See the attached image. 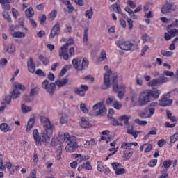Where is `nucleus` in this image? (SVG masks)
I'll use <instances>...</instances> for the list:
<instances>
[{"mask_svg":"<svg viewBox=\"0 0 178 178\" xmlns=\"http://www.w3.org/2000/svg\"><path fill=\"white\" fill-rule=\"evenodd\" d=\"M67 143V144L65 146L66 152H74V151L79 148V145L77 144V138L75 136H71L70 140Z\"/></svg>","mask_w":178,"mask_h":178,"instance_id":"7","label":"nucleus"},{"mask_svg":"<svg viewBox=\"0 0 178 178\" xmlns=\"http://www.w3.org/2000/svg\"><path fill=\"white\" fill-rule=\"evenodd\" d=\"M161 55L165 56L166 58H172L173 56V51L161 50Z\"/></svg>","mask_w":178,"mask_h":178,"instance_id":"42","label":"nucleus"},{"mask_svg":"<svg viewBox=\"0 0 178 178\" xmlns=\"http://www.w3.org/2000/svg\"><path fill=\"white\" fill-rule=\"evenodd\" d=\"M27 67L29 73H35V64L34 63V60L33 58L30 57L27 61Z\"/></svg>","mask_w":178,"mask_h":178,"instance_id":"24","label":"nucleus"},{"mask_svg":"<svg viewBox=\"0 0 178 178\" xmlns=\"http://www.w3.org/2000/svg\"><path fill=\"white\" fill-rule=\"evenodd\" d=\"M104 70L106 72L104 75V86H102V90H106L111 87V77L112 78V83H113V75L116 73L112 74V71L109 69L108 65H105Z\"/></svg>","mask_w":178,"mask_h":178,"instance_id":"5","label":"nucleus"},{"mask_svg":"<svg viewBox=\"0 0 178 178\" xmlns=\"http://www.w3.org/2000/svg\"><path fill=\"white\" fill-rule=\"evenodd\" d=\"M12 2V0H0V3L2 5L3 9L5 10L3 12V17L7 22H9V23L12 22V18L10 17V15H9V13H8V10L10 9V5H9Z\"/></svg>","mask_w":178,"mask_h":178,"instance_id":"6","label":"nucleus"},{"mask_svg":"<svg viewBox=\"0 0 178 178\" xmlns=\"http://www.w3.org/2000/svg\"><path fill=\"white\" fill-rule=\"evenodd\" d=\"M6 51H7L8 54H15L16 52V46L13 43H10L6 48Z\"/></svg>","mask_w":178,"mask_h":178,"instance_id":"32","label":"nucleus"},{"mask_svg":"<svg viewBox=\"0 0 178 178\" xmlns=\"http://www.w3.org/2000/svg\"><path fill=\"white\" fill-rule=\"evenodd\" d=\"M163 165L165 169H169V168H170V166H172V161H170V160L164 161L163 163Z\"/></svg>","mask_w":178,"mask_h":178,"instance_id":"51","label":"nucleus"},{"mask_svg":"<svg viewBox=\"0 0 178 178\" xmlns=\"http://www.w3.org/2000/svg\"><path fill=\"white\" fill-rule=\"evenodd\" d=\"M67 122V115L65 113L60 114V124H65Z\"/></svg>","mask_w":178,"mask_h":178,"instance_id":"43","label":"nucleus"},{"mask_svg":"<svg viewBox=\"0 0 178 178\" xmlns=\"http://www.w3.org/2000/svg\"><path fill=\"white\" fill-rule=\"evenodd\" d=\"M74 156L75 158H77V161L78 162H84L83 158V155H81V154H74Z\"/></svg>","mask_w":178,"mask_h":178,"instance_id":"55","label":"nucleus"},{"mask_svg":"<svg viewBox=\"0 0 178 178\" xmlns=\"http://www.w3.org/2000/svg\"><path fill=\"white\" fill-rule=\"evenodd\" d=\"M20 97V92L17 89H13V92H11V98L13 99H16V98H19Z\"/></svg>","mask_w":178,"mask_h":178,"instance_id":"41","label":"nucleus"},{"mask_svg":"<svg viewBox=\"0 0 178 178\" xmlns=\"http://www.w3.org/2000/svg\"><path fill=\"white\" fill-rule=\"evenodd\" d=\"M111 9H113V10H115V9H116L118 13L120 14L122 13V9L120 8V5L118 4V3H115L113 5H111Z\"/></svg>","mask_w":178,"mask_h":178,"instance_id":"44","label":"nucleus"},{"mask_svg":"<svg viewBox=\"0 0 178 178\" xmlns=\"http://www.w3.org/2000/svg\"><path fill=\"white\" fill-rule=\"evenodd\" d=\"M11 37L13 38H26V33L22 31L13 32Z\"/></svg>","mask_w":178,"mask_h":178,"instance_id":"30","label":"nucleus"},{"mask_svg":"<svg viewBox=\"0 0 178 178\" xmlns=\"http://www.w3.org/2000/svg\"><path fill=\"white\" fill-rule=\"evenodd\" d=\"M21 111H22V113H29V112H31V111H33V108L30 106L22 104L21 105Z\"/></svg>","mask_w":178,"mask_h":178,"instance_id":"33","label":"nucleus"},{"mask_svg":"<svg viewBox=\"0 0 178 178\" xmlns=\"http://www.w3.org/2000/svg\"><path fill=\"white\" fill-rule=\"evenodd\" d=\"M135 123L139 124V126H145L147 124L146 120H140V119L137 118L134 120Z\"/></svg>","mask_w":178,"mask_h":178,"instance_id":"52","label":"nucleus"},{"mask_svg":"<svg viewBox=\"0 0 178 178\" xmlns=\"http://www.w3.org/2000/svg\"><path fill=\"white\" fill-rule=\"evenodd\" d=\"M81 168L86 170H91V169H92V166H91V164L89 163V161L83 163L81 165Z\"/></svg>","mask_w":178,"mask_h":178,"instance_id":"46","label":"nucleus"},{"mask_svg":"<svg viewBox=\"0 0 178 178\" xmlns=\"http://www.w3.org/2000/svg\"><path fill=\"white\" fill-rule=\"evenodd\" d=\"M176 141H178V132L170 138V144H175Z\"/></svg>","mask_w":178,"mask_h":178,"instance_id":"45","label":"nucleus"},{"mask_svg":"<svg viewBox=\"0 0 178 178\" xmlns=\"http://www.w3.org/2000/svg\"><path fill=\"white\" fill-rule=\"evenodd\" d=\"M127 4L128 5V6H129L131 9H134V8H136V3L131 1V0H128L127 1Z\"/></svg>","mask_w":178,"mask_h":178,"instance_id":"61","label":"nucleus"},{"mask_svg":"<svg viewBox=\"0 0 178 178\" xmlns=\"http://www.w3.org/2000/svg\"><path fill=\"white\" fill-rule=\"evenodd\" d=\"M113 115H115V110L112 108L109 109L107 116L109 119L112 120L113 124L114 126H123V124L122 122H118V120L112 117L113 116Z\"/></svg>","mask_w":178,"mask_h":178,"instance_id":"22","label":"nucleus"},{"mask_svg":"<svg viewBox=\"0 0 178 178\" xmlns=\"http://www.w3.org/2000/svg\"><path fill=\"white\" fill-rule=\"evenodd\" d=\"M59 34H60V24L57 22L52 26L49 38L52 40L53 38H55V37L59 35Z\"/></svg>","mask_w":178,"mask_h":178,"instance_id":"15","label":"nucleus"},{"mask_svg":"<svg viewBox=\"0 0 178 178\" xmlns=\"http://www.w3.org/2000/svg\"><path fill=\"white\" fill-rule=\"evenodd\" d=\"M154 113H155V108L152 107H147L143 112L139 114V116L145 119L147 118H151Z\"/></svg>","mask_w":178,"mask_h":178,"instance_id":"17","label":"nucleus"},{"mask_svg":"<svg viewBox=\"0 0 178 178\" xmlns=\"http://www.w3.org/2000/svg\"><path fill=\"white\" fill-rule=\"evenodd\" d=\"M130 116L129 115H121L120 117H118V120H120V122H124L125 124H129V120L130 119Z\"/></svg>","mask_w":178,"mask_h":178,"instance_id":"39","label":"nucleus"},{"mask_svg":"<svg viewBox=\"0 0 178 178\" xmlns=\"http://www.w3.org/2000/svg\"><path fill=\"white\" fill-rule=\"evenodd\" d=\"M176 9H177V6L175 3H165L161 8V13L165 15V13L175 12Z\"/></svg>","mask_w":178,"mask_h":178,"instance_id":"11","label":"nucleus"},{"mask_svg":"<svg viewBox=\"0 0 178 178\" xmlns=\"http://www.w3.org/2000/svg\"><path fill=\"white\" fill-rule=\"evenodd\" d=\"M131 101L133 104L138 102V95L137 92H132L130 95Z\"/></svg>","mask_w":178,"mask_h":178,"instance_id":"35","label":"nucleus"},{"mask_svg":"<svg viewBox=\"0 0 178 178\" xmlns=\"http://www.w3.org/2000/svg\"><path fill=\"white\" fill-rule=\"evenodd\" d=\"M156 163H158L157 159H152L149 161L148 166H149V168H155V166H156Z\"/></svg>","mask_w":178,"mask_h":178,"instance_id":"50","label":"nucleus"},{"mask_svg":"<svg viewBox=\"0 0 178 178\" xmlns=\"http://www.w3.org/2000/svg\"><path fill=\"white\" fill-rule=\"evenodd\" d=\"M172 27H177L172 29ZM178 19L177 18L174 19V22L166 26L167 33H165L164 38L166 41H169L171 38L178 35Z\"/></svg>","mask_w":178,"mask_h":178,"instance_id":"3","label":"nucleus"},{"mask_svg":"<svg viewBox=\"0 0 178 178\" xmlns=\"http://www.w3.org/2000/svg\"><path fill=\"white\" fill-rule=\"evenodd\" d=\"M14 87H15L14 89H16V90H17V88L19 90H25V88H26L24 85L20 84L19 83H15V85H14Z\"/></svg>","mask_w":178,"mask_h":178,"instance_id":"54","label":"nucleus"},{"mask_svg":"<svg viewBox=\"0 0 178 178\" xmlns=\"http://www.w3.org/2000/svg\"><path fill=\"white\" fill-rule=\"evenodd\" d=\"M39 19L40 24H44L47 21V16H45V15H42L39 17Z\"/></svg>","mask_w":178,"mask_h":178,"instance_id":"59","label":"nucleus"},{"mask_svg":"<svg viewBox=\"0 0 178 178\" xmlns=\"http://www.w3.org/2000/svg\"><path fill=\"white\" fill-rule=\"evenodd\" d=\"M72 138V136L69 134V133L66 132L64 134H59L58 136V141L60 144H63L65 141L67 143L70 139Z\"/></svg>","mask_w":178,"mask_h":178,"instance_id":"20","label":"nucleus"},{"mask_svg":"<svg viewBox=\"0 0 178 178\" xmlns=\"http://www.w3.org/2000/svg\"><path fill=\"white\" fill-rule=\"evenodd\" d=\"M145 17L147 19H152V17H154V13H152V11H149L148 13L145 12Z\"/></svg>","mask_w":178,"mask_h":178,"instance_id":"58","label":"nucleus"},{"mask_svg":"<svg viewBox=\"0 0 178 178\" xmlns=\"http://www.w3.org/2000/svg\"><path fill=\"white\" fill-rule=\"evenodd\" d=\"M93 111L95 112L97 116L99 115L101 116L106 115V108L105 107L104 102H100L95 104L93 106Z\"/></svg>","mask_w":178,"mask_h":178,"instance_id":"8","label":"nucleus"},{"mask_svg":"<svg viewBox=\"0 0 178 178\" xmlns=\"http://www.w3.org/2000/svg\"><path fill=\"white\" fill-rule=\"evenodd\" d=\"M113 91L114 92H118L119 99H123L126 90L131 91V86L126 88V85L122 83L118 85V74H114L113 75Z\"/></svg>","mask_w":178,"mask_h":178,"instance_id":"2","label":"nucleus"},{"mask_svg":"<svg viewBox=\"0 0 178 178\" xmlns=\"http://www.w3.org/2000/svg\"><path fill=\"white\" fill-rule=\"evenodd\" d=\"M115 175H124V173H126V170L124 168H119L116 171H115Z\"/></svg>","mask_w":178,"mask_h":178,"instance_id":"60","label":"nucleus"},{"mask_svg":"<svg viewBox=\"0 0 178 178\" xmlns=\"http://www.w3.org/2000/svg\"><path fill=\"white\" fill-rule=\"evenodd\" d=\"M80 109L83 113H88V108H87L86 104L81 103L80 104Z\"/></svg>","mask_w":178,"mask_h":178,"instance_id":"49","label":"nucleus"},{"mask_svg":"<svg viewBox=\"0 0 178 178\" xmlns=\"http://www.w3.org/2000/svg\"><path fill=\"white\" fill-rule=\"evenodd\" d=\"M40 120L43 125V130L41 131L40 134L38 129H35L33 131L32 136L35 145L40 147L42 145V143H48L54 134V130H55V125L51 123V120L48 117L41 116Z\"/></svg>","mask_w":178,"mask_h":178,"instance_id":"1","label":"nucleus"},{"mask_svg":"<svg viewBox=\"0 0 178 178\" xmlns=\"http://www.w3.org/2000/svg\"><path fill=\"white\" fill-rule=\"evenodd\" d=\"M88 65V60L86 58H83V60H81V58H74L72 60V66L78 72H81V70L87 69Z\"/></svg>","mask_w":178,"mask_h":178,"instance_id":"4","label":"nucleus"},{"mask_svg":"<svg viewBox=\"0 0 178 178\" xmlns=\"http://www.w3.org/2000/svg\"><path fill=\"white\" fill-rule=\"evenodd\" d=\"M148 102H151V99L149 95H148V92L145 90L140 93L138 97V103L140 106H144V105H147Z\"/></svg>","mask_w":178,"mask_h":178,"instance_id":"9","label":"nucleus"},{"mask_svg":"<svg viewBox=\"0 0 178 178\" xmlns=\"http://www.w3.org/2000/svg\"><path fill=\"white\" fill-rule=\"evenodd\" d=\"M142 40H143V42H152V38L148 37L147 35H143L142 36Z\"/></svg>","mask_w":178,"mask_h":178,"instance_id":"53","label":"nucleus"},{"mask_svg":"<svg viewBox=\"0 0 178 178\" xmlns=\"http://www.w3.org/2000/svg\"><path fill=\"white\" fill-rule=\"evenodd\" d=\"M145 149V150H144ZM140 150L144 152H149L152 150V145L149 143H145L140 147Z\"/></svg>","mask_w":178,"mask_h":178,"instance_id":"29","label":"nucleus"},{"mask_svg":"<svg viewBox=\"0 0 178 178\" xmlns=\"http://www.w3.org/2000/svg\"><path fill=\"white\" fill-rule=\"evenodd\" d=\"M160 106H170L173 104V100L170 99V95H163L161 99L159 101Z\"/></svg>","mask_w":178,"mask_h":178,"instance_id":"14","label":"nucleus"},{"mask_svg":"<svg viewBox=\"0 0 178 178\" xmlns=\"http://www.w3.org/2000/svg\"><path fill=\"white\" fill-rule=\"evenodd\" d=\"M87 91H88V86L87 85H80L79 88L74 89V94L79 95V97H85Z\"/></svg>","mask_w":178,"mask_h":178,"instance_id":"16","label":"nucleus"},{"mask_svg":"<svg viewBox=\"0 0 178 178\" xmlns=\"http://www.w3.org/2000/svg\"><path fill=\"white\" fill-rule=\"evenodd\" d=\"M94 15V10H92V7H90L88 10L85 11V17H87L89 20L92 19V16Z\"/></svg>","mask_w":178,"mask_h":178,"instance_id":"34","label":"nucleus"},{"mask_svg":"<svg viewBox=\"0 0 178 178\" xmlns=\"http://www.w3.org/2000/svg\"><path fill=\"white\" fill-rule=\"evenodd\" d=\"M83 41L84 44H87L88 42V27H86L84 29Z\"/></svg>","mask_w":178,"mask_h":178,"instance_id":"40","label":"nucleus"},{"mask_svg":"<svg viewBox=\"0 0 178 178\" xmlns=\"http://www.w3.org/2000/svg\"><path fill=\"white\" fill-rule=\"evenodd\" d=\"M35 123V118L31 117L29 119L26 124V131L29 133V131H31V129L34 127V124Z\"/></svg>","mask_w":178,"mask_h":178,"instance_id":"26","label":"nucleus"},{"mask_svg":"<svg viewBox=\"0 0 178 178\" xmlns=\"http://www.w3.org/2000/svg\"><path fill=\"white\" fill-rule=\"evenodd\" d=\"M136 83L137 86H143L144 81H143L142 78L140 77H136Z\"/></svg>","mask_w":178,"mask_h":178,"instance_id":"64","label":"nucleus"},{"mask_svg":"<svg viewBox=\"0 0 178 178\" xmlns=\"http://www.w3.org/2000/svg\"><path fill=\"white\" fill-rule=\"evenodd\" d=\"M106 104L108 106H113V108L117 111H119L121 108H123L122 103L119 102L118 100H115V97H108L106 100Z\"/></svg>","mask_w":178,"mask_h":178,"instance_id":"10","label":"nucleus"},{"mask_svg":"<svg viewBox=\"0 0 178 178\" xmlns=\"http://www.w3.org/2000/svg\"><path fill=\"white\" fill-rule=\"evenodd\" d=\"M127 22L128 23L129 30V31L133 30V20H131V19L130 18H127Z\"/></svg>","mask_w":178,"mask_h":178,"instance_id":"62","label":"nucleus"},{"mask_svg":"<svg viewBox=\"0 0 178 178\" xmlns=\"http://www.w3.org/2000/svg\"><path fill=\"white\" fill-rule=\"evenodd\" d=\"M134 127L133 125H129L127 127V133L131 136H133L134 138H137V137H138V134H141V131H134Z\"/></svg>","mask_w":178,"mask_h":178,"instance_id":"23","label":"nucleus"},{"mask_svg":"<svg viewBox=\"0 0 178 178\" xmlns=\"http://www.w3.org/2000/svg\"><path fill=\"white\" fill-rule=\"evenodd\" d=\"M79 124L81 129H90V127H91V123H90L88 119L85 117L80 118Z\"/></svg>","mask_w":178,"mask_h":178,"instance_id":"19","label":"nucleus"},{"mask_svg":"<svg viewBox=\"0 0 178 178\" xmlns=\"http://www.w3.org/2000/svg\"><path fill=\"white\" fill-rule=\"evenodd\" d=\"M26 178H37V170H32L31 173Z\"/></svg>","mask_w":178,"mask_h":178,"instance_id":"56","label":"nucleus"},{"mask_svg":"<svg viewBox=\"0 0 178 178\" xmlns=\"http://www.w3.org/2000/svg\"><path fill=\"white\" fill-rule=\"evenodd\" d=\"M0 130L1 131H3V133H9V131H12V130H13V127L3 122L0 124Z\"/></svg>","mask_w":178,"mask_h":178,"instance_id":"25","label":"nucleus"},{"mask_svg":"<svg viewBox=\"0 0 178 178\" xmlns=\"http://www.w3.org/2000/svg\"><path fill=\"white\" fill-rule=\"evenodd\" d=\"M131 148L130 143L122 142L121 143V149L126 152V151L130 149Z\"/></svg>","mask_w":178,"mask_h":178,"instance_id":"37","label":"nucleus"},{"mask_svg":"<svg viewBox=\"0 0 178 178\" xmlns=\"http://www.w3.org/2000/svg\"><path fill=\"white\" fill-rule=\"evenodd\" d=\"M106 59V52L105 50H102L100 52V58H99V62H102V60H105Z\"/></svg>","mask_w":178,"mask_h":178,"instance_id":"48","label":"nucleus"},{"mask_svg":"<svg viewBox=\"0 0 178 178\" xmlns=\"http://www.w3.org/2000/svg\"><path fill=\"white\" fill-rule=\"evenodd\" d=\"M56 16H58V10H52L47 15V19L49 22H54L56 18Z\"/></svg>","mask_w":178,"mask_h":178,"instance_id":"31","label":"nucleus"},{"mask_svg":"<svg viewBox=\"0 0 178 178\" xmlns=\"http://www.w3.org/2000/svg\"><path fill=\"white\" fill-rule=\"evenodd\" d=\"M97 170L98 172H100L101 173H109L110 170L108 168H106L104 166V163L102 161L97 162Z\"/></svg>","mask_w":178,"mask_h":178,"instance_id":"27","label":"nucleus"},{"mask_svg":"<svg viewBox=\"0 0 178 178\" xmlns=\"http://www.w3.org/2000/svg\"><path fill=\"white\" fill-rule=\"evenodd\" d=\"M67 46L63 45L59 50L58 56L63 58L64 60H68L69 54L67 53Z\"/></svg>","mask_w":178,"mask_h":178,"instance_id":"21","label":"nucleus"},{"mask_svg":"<svg viewBox=\"0 0 178 178\" xmlns=\"http://www.w3.org/2000/svg\"><path fill=\"white\" fill-rule=\"evenodd\" d=\"M36 74L38 76H40L41 77H45V76H47V74H45V72H44V71H42L41 69L37 70Z\"/></svg>","mask_w":178,"mask_h":178,"instance_id":"57","label":"nucleus"},{"mask_svg":"<svg viewBox=\"0 0 178 178\" xmlns=\"http://www.w3.org/2000/svg\"><path fill=\"white\" fill-rule=\"evenodd\" d=\"M159 79H152V81H149L147 83V86L148 87H157V86H159V84H161L159 83Z\"/></svg>","mask_w":178,"mask_h":178,"instance_id":"36","label":"nucleus"},{"mask_svg":"<svg viewBox=\"0 0 178 178\" xmlns=\"http://www.w3.org/2000/svg\"><path fill=\"white\" fill-rule=\"evenodd\" d=\"M25 15L29 19H31L33 16H34V9L33 8L30 7L25 11Z\"/></svg>","mask_w":178,"mask_h":178,"instance_id":"38","label":"nucleus"},{"mask_svg":"<svg viewBox=\"0 0 178 178\" xmlns=\"http://www.w3.org/2000/svg\"><path fill=\"white\" fill-rule=\"evenodd\" d=\"M39 59L43 65H48V63H49V59L42 55L39 56Z\"/></svg>","mask_w":178,"mask_h":178,"instance_id":"47","label":"nucleus"},{"mask_svg":"<svg viewBox=\"0 0 178 178\" xmlns=\"http://www.w3.org/2000/svg\"><path fill=\"white\" fill-rule=\"evenodd\" d=\"M42 87L49 94H54L55 92V87L56 85L54 83H50L48 81V80H44L42 83Z\"/></svg>","mask_w":178,"mask_h":178,"instance_id":"13","label":"nucleus"},{"mask_svg":"<svg viewBox=\"0 0 178 178\" xmlns=\"http://www.w3.org/2000/svg\"><path fill=\"white\" fill-rule=\"evenodd\" d=\"M115 44L120 48V49H122V51H130V49L133 48V43L129 41L117 40Z\"/></svg>","mask_w":178,"mask_h":178,"instance_id":"12","label":"nucleus"},{"mask_svg":"<svg viewBox=\"0 0 178 178\" xmlns=\"http://www.w3.org/2000/svg\"><path fill=\"white\" fill-rule=\"evenodd\" d=\"M146 91L147 92V94L150 99L151 98H153L154 99H158L161 94H162V91L161 90H158L156 88L146 90Z\"/></svg>","mask_w":178,"mask_h":178,"instance_id":"18","label":"nucleus"},{"mask_svg":"<svg viewBox=\"0 0 178 178\" xmlns=\"http://www.w3.org/2000/svg\"><path fill=\"white\" fill-rule=\"evenodd\" d=\"M111 165H112L113 169V170H115V172L120 168V163H119L114 162V163H112Z\"/></svg>","mask_w":178,"mask_h":178,"instance_id":"63","label":"nucleus"},{"mask_svg":"<svg viewBox=\"0 0 178 178\" xmlns=\"http://www.w3.org/2000/svg\"><path fill=\"white\" fill-rule=\"evenodd\" d=\"M67 83H69V79L64 78L61 80L60 79L56 80L55 81V85L57 86V87H58L59 88H60V87H65V86H66Z\"/></svg>","mask_w":178,"mask_h":178,"instance_id":"28","label":"nucleus"}]
</instances>
